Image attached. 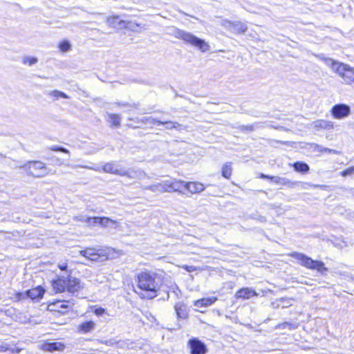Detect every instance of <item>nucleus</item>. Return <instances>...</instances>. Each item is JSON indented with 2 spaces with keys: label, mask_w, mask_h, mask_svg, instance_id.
Segmentation results:
<instances>
[{
  "label": "nucleus",
  "mask_w": 354,
  "mask_h": 354,
  "mask_svg": "<svg viewBox=\"0 0 354 354\" xmlns=\"http://www.w3.org/2000/svg\"><path fill=\"white\" fill-rule=\"evenodd\" d=\"M160 124H164L167 129H178L181 125L176 122H161Z\"/></svg>",
  "instance_id": "nucleus-31"
},
{
  "label": "nucleus",
  "mask_w": 354,
  "mask_h": 354,
  "mask_svg": "<svg viewBox=\"0 0 354 354\" xmlns=\"http://www.w3.org/2000/svg\"><path fill=\"white\" fill-rule=\"evenodd\" d=\"M354 174V167H351L341 172L342 176H352Z\"/></svg>",
  "instance_id": "nucleus-37"
},
{
  "label": "nucleus",
  "mask_w": 354,
  "mask_h": 354,
  "mask_svg": "<svg viewBox=\"0 0 354 354\" xmlns=\"http://www.w3.org/2000/svg\"><path fill=\"white\" fill-rule=\"evenodd\" d=\"M176 291L174 290V292L176 295H178V292H180V290L178 289V287H176Z\"/></svg>",
  "instance_id": "nucleus-45"
},
{
  "label": "nucleus",
  "mask_w": 354,
  "mask_h": 354,
  "mask_svg": "<svg viewBox=\"0 0 354 354\" xmlns=\"http://www.w3.org/2000/svg\"><path fill=\"white\" fill-rule=\"evenodd\" d=\"M256 291L250 288H243L239 290L236 294L235 297L237 299H248L252 297L257 296Z\"/></svg>",
  "instance_id": "nucleus-14"
},
{
  "label": "nucleus",
  "mask_w": 354,
  "mask_h": 354,
  "mask_svg": "<svg viewBox=\"0 0 354 354\" xmlns=\"http://www.w3.org/2000/svg\"><path fill=\"white\" fill-rule=\"evenodd\" d=\"M187 346L191 354H206L208 351L206 345L195 337L189 339Z\"/></svg>",
  "instance_id": "nucleus-9"
},
{
  "label": "nucleus",
  "mask_w": 354,
  "mask_h": 354,
  "mask_svg": "<svg viewBox=\"0 0 354 354\" xmlns=\"http://www.w3.org/2000/svg\"><path fill=\"white\" fill-rule=\"evenodd\" d=\"M144 189L150 190L153 192H169V180L162 181L161 183L153 184L151 185L146 186Z\"/></svg>",
  "instance_id": "nucleus-13"
},
{
  "label": "nucleus",
  "mask_w": 354,
  "mask_h": 354,
  "mask_svg": "<svg viewBox=\"0 0 354 354\" xmlns=\"http://www.w3.org/2000/svg\"><path fill=\"white\" fill-rule=\"evenodd\" d=\"M8 350V347L7 345H1L0 346V351H6Z\"/></svg>",
  "instance_id": "nucleus-41"
},
{
  "label": "nucleus",
  "mask_w": 354,
  "mask_h": 354,
  "mask_svg": "<svg viewBox=\"0 0 354 354\" xmlns=\"http://www.w3.org/2000/svg\"><path fill=\"white\" fill-rule=\"evenodd\" d=\"M52 150H53V151H62V152H64V153H69L68 150H67L66 149H64L63 147H53V148H52Z\"/></svg>",
  "instance_id": "nucleus-39"
},
{
  "label": "nucleus",
  "mask_w": 354,
  "mask_h": 354,
  "mask_svg": "<svg viewBox=\"0 0 354 354\" xmlns=\"http://www.w3.org/2000/svg\"><path fill=\"white\" fill-rule=\"evenodd\" d=\"M227 28H230V30L235 33H243L245 32L248 27L246 24L241 23V22H227Z\"/></svg>",
  "instance_id": "nucleus-17"
},
{
  "label": "nucleus",
  "mask_w": 354,
  "mask_h": 354,
  "mask_svg": "<svg viewBox=\"0 0 354 354\" xmlns=\"http://www.w3.org/2000/svg\"><path fill=\"white\" fill-rule=\"evenodd\" d=\"M298 327V325L297 324H295V323H291V322H283L282 324H279L278 325H277L275 326V328L277 329H283V328H288L290 330H292V329H295Z\"/></svg>",
  "instance_id": "nucleus-29"
},
{
  "label": "nucleus",
  "mask_w": 354,
  "mask_h": 354,
  "mask_svg": "<svg viewBox=\"0 0 354 354\" xmlns=\"http://www.w3.org/2000/svg\"><path fill=\"white\" fill-rule=\"evenodd\" d=\"M20 167L26 171L29 175L35 178L44 177L48 174L45 164L40 161H30Z\"/></svg>",
  "instance_id": "nucleus-8"
},
{
  "label": "nucleus",
  "mask_w": 354,
  "mask_h": 354,
  "mask_svg": "<svg viewBox=\"0 0 354 354\" xmlns=\"http://www.w3.org/2000/svg\"><path fill=\"white\" fill-rule=\"evenodd\" d=\"M221 170H222V176L224 178L229 179L232 175V162H225V164H223V165L222 166Z\"/></svg>",
  "instance_id": "nucleus-26"
},
{
  "label": "nucleus",
  "mask_w": 354,
  "mask_h": 354,
  "mask_svg": "<svg viewBox=\"0 0 354 354\" xmlns=\"http://www.w3.org/2000/svg\"><path fill=\"white\" fill-rule=\"evenodd\" d=\"M0 156H3V155H2V154H0Z\"/></svg>",
  "instance_id": "nucleus-49"
},
{
  "label": "nucleus",
  "mask_w": 354,
  "mask_h": 354,
  "mask_svg": "<svg viewBox=\"0 0 354 354\" xmlns=\"http://www.w3.org/2000/svg\"><path fill=\"white\" fill-rule=\"evenodd\" d=\"M261 177L263 178L270 179L273 181L275 184L286 185L288 187H295L299 183L297 182H292L288 178L279 177V176H270L265 174H261Z\"/></svg>",
  "instance_id": "nucleus-12"
},
{
  "label": "nucleus",
  "mask_w": 354,
  "mask_h": 354,
  "mask_svg": "<svg viewBox=\"0 0 354 354\" xmlns=\"http://www.w3.org/2000/svg\"><path fill=\"white\" fill-rule=\"evenodd\" d=\"M103 171L120 176H126L129 179H143L146 177V174L140 169L127 170L121 165L113 162L106 163L103 167Z\"/></svg>",
  "instance_id": "nucleus-3"
},
{
  "label": "nucleus",
  "mask_w": 354,
  "mask_h": 354,
  "mask_svg": "<svg viewBox=\"0 0 354 354\" xmlns=\"http://www.w3.org/2000/svg\"><path fill=\"white\" fill-rule=\"evenodd\" d=\"M351 194L354 196V189H351Z\"/></svg>",
  "instance_id": "nucleus-46"
},
{
  "label": "nucleus",
  "mask_w": 354,
  "mask_h": 354,
  "mask_svg": "<svg viewBox=\"0 0 354 354\" xmlns=\"http://www.w3.org/2000/svg\"><path fill=\"white\" fill-rule=\"evenodd\" d=\"M17 353H19L20 351L19 349H16Z\"/></svg>",
  "instance_id": "nucleus-48"
},
{
  "label": "nucleus",
  "mask_w": 354,
  "mask_h": 354,
  "mask_svg": "<svg viewBox=\"0 0 354 354\" xmlns=\"http://www.w3.org/2000/svg\"><path fill=\"white\" fill-rule=\"evenodd\" d=\"M59 48L62 52H67L71 49V44L68 41H64L59 44Z\"/></svg>",
  "instance_id": "nucleus-34"
},
{
  "label": "nucleus",
  "mask_w": 354,
  "mask_h": 354,
  "mask_svg": "<svg viewBox=\"0 0 354 354\" xmlns=\"http://www.w3.org/2000/svg\"><path fill=\"white\" fill-rule=\"evenodd\" d=\"M290 256L295 258L300 265L308 269L316 270L322 274L328 270L322 261L313 260L311 258L302 253L294 252L292 253Z\"/></svg>",
  "instance_id": "nucleus-5"
},
{
  "label": "nucleus",
  "mask_w": 354,
  "mask_h": 354,
  "mask_svg": "<svg viewBox=\"0 0 354 354\" xmlns=\"http://www.w3.org/2000/svg\"><path fill=\"white\" fill-rule=\"evenodd\" d=\"M142 122L145 124H160L161 121L157 120L155 118H153L151 117H145L142 120Z\"/></svg>",
  "instance_id": "nucleus-33"
},
{
  "label": "nucleus",
  "mask_w": 354,
  "mask_h": 354,
  "mask_svg": "<svg viewBox=\"0 0 354 354\" xmlns=\"http://www.w3.org/2000/svg\"><path fill=\"white\" fill-rule=\"evenodd\" d=\"M293 167L297 171L299 172H307L309 170L308 165L301 162H297L294 163Z\"/></svg>",
  "instance_id": "nucleus-28"
},
{
  "label": "nucleus",
  "mask_w": 354,
  "mask_h": 354,
  "mask_svg": "<svg viewBox=\"0 0 354 354\" xmlns=\"http://www.w3.org/2000/svg\"><path fill=\"white\" fill-rule=\"evenodd\" d=\"M325 64L338 74L346 84H354V67L336 62L330 58L318 56Z\"/></svg>",
  "instance_id": "nucleus-2"
},
{
  "label": "nucleus",
  "mask_w": 354,
  "mask_h": 354,
  "mask_svg": "<svg viewBox=\"0 0 354 354\" xmlns=\"http://www.w3.org/2000/svg\"><path fill=\"white\" fill-rule=\"evenodd\" d=\"M80 288V283L76 278L70 277L66 280V290L75 292Z\"/></svg>",
  "instance_id": "nucleus-19"
},
{
  "label": "nucleus",
  "mask_w": 354,
  "mask_h": 354,
  "mask_svg": "<svg viewBox=\"0 0 354 354\" xmlns=\"http://www.w3.org/2000/svg\"><path fill=\"white\" fill-rule=\"evenodd\" d=\"M89 326H90V330H92L94 328V326H95L94 322L90 321Z\"/></svg>",
  "instance_id": "nucleus-44"
},
{
  "label": "nucleus",
  "mask_w": 354,
  "mask_h": 354,
  "mask_svg": "<svg viewBox=\"0 0 354 354\" xmlns=\"http://www.w3.org/2000/svg\"><path fill=\"white\" fill-rule=\"evenodd\" d=\"M185 189L192 194H198L205 189V186L198 182H188L186 183Z\"/></svg>",
  "instance_id": "nucleus-16"
},
{
  "label": "nucleus",
  "mask_w": 354,
  "mask_h": 354,
  "mask_svg": "<svg viewBox=\"0 0 354 354\" xmlns=\"http://www.w3.org/2000/svg\"><path fill=\"white\" fill-rule=\"evenodd\" d=\"M59 268L62 270H65L67 268V265L66 263H64V264H62V265H59Z\"/></svg>",
  "instance_id": "nucleus-42"
},
{
  "label": "nucleus",
  "mask_w": 354,
  "mask_h": 354,
  "mask_svg": "<svg viewBox=\"0 0 354 354\" xmlns=\"http://www.w3.org/2000/svg\"><path fill=\"white\" fill-rule=\"evenodd\" d=\"M175 36L185 43L198 48L201 52L205 53L209 50V44L203 39H199L193 34L181 30H176Z\"/></svg>",
  "instance_id": "nucleus-4"
},
{
  "label": "nucleus",
  "mask_w": 354,
  "mask_h": 354,
  "mask_svg": "<svg viewBox=\"0 0 354 354\" xmlns=\"http://www.w3.org/2000/svg\"><path fill=\"white\" fill-rule=\"evenodd\" d=\"M118 222L107 217H90V227L100 226L102 227H117Z\"/></svg>",
  "instance_id": "nucleus-10"
},
{
  "label": "nucleus",
  "mask_w": 354,
  "mask_h": 354,
  "mask_svg": "<svg viewBox=\"0 0 354 354\" xmlns=\"http://www.w3.org/2000/svg\"><path fill=\"white\" fill-rule=\"evenodd\" d=\"M169 192H178L183 193L185 189L186 182L180 180H169Z\"/></svg>",
  "instance_id": "nucleus-15"
},
{
  "label": "nucleus",
  "mask_w": 354,
  "mask_h": 354,
  "mask_svg": "<svg viewBox=\"0 0 354 354\" xmlns=\"http://www.w3.org/2000/svg\"><path fill=\"white\" fill-rule=\"evenodd\" d=\"M53 287L56 292H62L66 290V279L59 278L53 281Z\"/></svg>",
  "instance_id": "nucleus-23"
},
{
  "label": "nucleus",
  "mask_w": 354,
  "mask_h": 354,
  "mask_svg": "<svg viewBox=\"0 0 354 354\" xmlns=\"http://www.w3.org/2000/svg\"><path fill=\"white\" fill-rule=\"evenodd\" d=\"M119 343H120V342H113L112 340H109V341H107L106 344L109 346H113L114 344H119Z\"/></svg>",
  "instance_id": "nucleus-43"
},
{
  "label": "nucleus",
  "mask_w": 354,
  "mask_h": 354,
  "mask_svg": "<svg viewBox=\"0 0 354 354\" xmlns=\"http://www.w3.org/2000/svg\"><path fill=\"white\" fill-rule=\"evenodd\" d=\"M332 115L336 119H342L350 114V107L344 104H336L331 109Z\"/></svg>",
  "instance_id": "nucleus-11"
},
{
  "label": "nucleus",
  "mask_w": 354,
  "mask_h": 354,
  "mask_svg": "<svg viewBox=\"0 0 354 354\" xmlns=\"http://www.w3.org/2000/svg\"><path fill=\"white\" fill-rule=\"evenodd\" d=\"M175 310L177 316L181 319H185L187 317L186 306L182 303H178L175 305Z\"/></svg>",
  "instance_id": "nucleus-25"
},
{
  "label": "nucleus",
  "mask_w": 354,
  "mask_h": 354,
  "mask_svg": "<svg viewBox=\"0 0 354 354\" xmlns=\"http://www.w3.org/2000/svg\"><path fill=\"white\" fill-rule=\"evenodd\" d=\"M106 120L113 127H119L120 126L121 116L118 114L108 113Z\"/></svg>",
  "instance_id": "nucleus-24"
},
{
  "label": "nucleus",
  "mask_w": 354,
  "mask_h": 354,
  "mask_svg": "<svg viewBox=\"0 0 354 354\" xmlns=\"http://www.w3.org/2000/svg\"><path fill=\"white\" fill-rule=\"evenodd\" d=\"M90 312L93 313L97 317H102L107 315L106 310L102 308H97L95 306H90Z\"/></svg>",
  "instance_id": "nucleus-30"
},
{
  "label": "nucleus",
  "mask_w": 354,
  "mask_h": 354,
  "mask_svg": "<svg viewBox=\"0 0 354 354\" xmlns=\"http://www.w3.org/2000/svg\"><path fill=\"white\" fill-rule=\"evenodd\" d=\"M312 126L313 128L316 129L317 130L333 129V123L330 121L324 120H319L315 121L312 124Z\"/></svg>",
  "instance_id": "nucleus-20"
},
{
  "label": "nucleus",
  "mask_w": 354,
  "mask_h": 354,
  "mask_svg": "<svg viewBox=\"0 0 354 354\" xmlns=\"http://www.w3.org/2000/svg\"><path fill=\"white\" fill-rule=\"evenodd\" d=\"M48 95L52 97L53 100H57L59 98H68V96L66 93L58 90H54L48 92Z\"/></svg>",
  "instance_id": "nucleus-27"
},
{
  "label": "nucleus",
  "mask_w": 354,
  "mask_h": 354,
  "mask_svg": "<svg viewBox=\"0 0 354 354\" xmlns=\"http://www.w3.org/2000/svg\"><path fill=\"white\" fill-rule=\"evenodd\" d=\"M180 267L182 268H183L184 270H185L188 272H194L196 270H202L201 268L194 266L183 265V266H181Z\"/></svg>",
  "instance_id": "nucleus-36"
},
{
  "label": "nucleus",
  "mask_w": 354,
  "mask_h": 354,
  "mask_svg": "<svg viewBox=\"0 0 354 354\" xmlns=\"http://www.w3.org/2000/svg\"><path fill=\"white\" fill-rule=\"evenodd\" d=\"M64 345L60 342H46L43 345V349L47 351H62Z\"/></svg>",
  "instance_id": "nucleus-22"
},
{
  "label": "nucleus",
  "mask_w": 354,
  "mask_h": 354,
  "mask_svg": "<svg viewBox=\"0 0 354 354\" xmlns=\"http://www.w3.org/2000/svg\"><path fill=\"white\" fill-rule=\"evenodd\" d=\"M92 19H97V21H92V22H96L101 24L106 21L107 25L116 30H122L123 28H128L130 21H127L121 19L118 15L111 16L105 17L102 15H92Z\"/></svg>",
  "instance_id": "nucleus-6"
},
{
  "label": "nucleus",
  "mask_w": 354,
  "mask_h": 354,
  "mask_svg": "<svg viewBox=\"0 0 354 354\" xmlns=\"http://www.w3.org/2000/svg\"><path fill=\"white\" fill-rule=\"evenodd\" d=\"M44 292L45 290L42 287L39 286L35 288L28 290L26 292V295L28 297L31 298L32 299H37L42 298Z\"/></svg>",
  "instance_id": "nucleus-18"
},
{
  "label": "nucleus",
  "mask_w": 354,
  "mask_h": 354,
  "mask_svg": "<svg viewBox=\"0 0 354 354\" xmlns=\"http://www.w3.org/2000/svg\"><path fill=\"white\" fill-rule=\"evenodd\" d=\"M122 255V251L107 248H90V261L103 262L109 258H113L114 254Z\"/></svg>",
  "instance_id": "nucleus-7"
},
{
  "label": "nucleus",
  "mask_w": 354,
  "mask_h": 354,
  "mask_svg": "<svg viewBox=\"0 0 354 354\" xmlns=\"http://www.w3.org/2000/svg\"><path fill=\"white\" fill-rule=\"evenodd\" d=\"M138 287L147 292V295H142V298L153 299L162 286L161 276L156 272L144 271L137 276Z\"/></svg>",
  "instance_id": "nucleus-1"
},
{
  "label": "nucleus",
  "mask_w": 354,
  "mask_h": 354,
  "mask_svg": "<svg viewBox=\"0 0 354 354\" xmlns=\"http://www.w3.org/2000/svg\"><path fill=\"white\" fill-rule=\"evenodd\" d=\"M279 301L281 303L278 306H281L282 308H287L292 305L293 299H281Z\"/></svg>",
  "instance_id": "nucleus-35"
},
{
  "label": "nucleus",
  "mask_w": 354,
  "mask_h": 354,
  "mask_svg": "<svg viewBox=\"0 0 354 354\" xmlns=\"http://www.w3.org/2000/svg\"><path fill=\"white\" fill-rule=\"evenodd\" d=\"M266 221V219H265V218H264V217H261V221L263 222V221Z\"/></svg>",
  "instance_id": "nucleus-47"
},
{
  "label": "nucleus",
  "mask_w": 354,
  "mask_h": 354,
  "mask_svg": "<svg viewBox=\"0 0 354 354\" xmlns=\"http://www.w3.org/2000/svg\"><path fill=\"white\" fill-rule=\"evenodd\" d=\"M217 300V297H211L202 298L194 301V306L197 308L207 307L213 304Z\"/></svg>",
  "instance_id": "nucleus-21"
},
{
  "label": "nucleus",
  "mask_w": 354,
  "mask_h": 354,
  "mask_svg": "<svg viewBox=\"0 0 354 354\" xmlns=\"http://www.w3.org/2000/svg\"><path fill=\"white\" fill-rule=\"evenodd\" d=\"M22 62L24 64L32 66L37 62V58L34 57L26 56L22 58Z\"/></svg>",
  "instance_id": "nucleus-32"
},
{
  "label": "nucleus",
  "mask_w": 354,
  "mask_h": 354,
  "mask_svg": "<svg viewBox=\"0 0 354 354\" xmlns=\"http://www.w3.org/2000/svg\"><path fill=\"white\" fill-rule=\"evenodd\" d=\"M302 184L304 185H308V186L312 187H323L322 185H313V184L307 183H302Z\"/></svg>",
  "instance_id": "nucleus-40"
},
{
  "label": "nucleus",
  "mask_w": 354,
  "mask_h": 354,
  "mask_svg": "<svg viewBox=\"0 0 354 354\" xmlns=\"http://www.w3.org/2000/svg\"><path fill=\"white\" fill-rule=\"evenodd\" d=\"M79 330L80 332L86 333L88 331V322H84L80 326Z\"/></svg>",
  "instance_id": "nucleus-38"
}]
</instances>
